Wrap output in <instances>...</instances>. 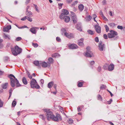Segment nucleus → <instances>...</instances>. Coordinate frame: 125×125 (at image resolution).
Wrapping results in <instances>:
<instances>
[{
    "label": "nucleus",
    "instance_id": "nucleus-1",
    "mask_svg": "<svg viewBox=\"0 0 125 125\" xmlns=\"http://www.w3.org/2000/svg\"><path fill=\"white\" fill-rule=\"evenodd\" d=\"M8 77L10 79V84L12 87H14L15 85L17 87L21 86V85L19 83L18 81L13 75L10 74L8 76Z\"/></svg>",
    "mask_w": 125,
    "mask_h": 125
},
{
    "label": "nucleus",
    "instance_id": "nucleus-2",
    "mask_svg": "<svg viewBox=\"0 0 125 125\" xmlns=\"http://www.w3.org/2000/svg\"><path fill=\"white\" fill-rule=\"evenodd\" d=\"M11 50L14 56H17L21 53L22 51V49L17 46L11 48Z\"/></svg>",
    "mask_w": 125,
    "mask_h": 125
},
{
    "label": "nucleus",
    "instance_id": "nucleus-3",
    "mask_svg": "<svg viewBox=\"0 0 125 125\" xmlns=\"http://www.w3.org/2000/svg\"><path fill=\"white\" fill-rule=\"evenodd\" d=\"M30 85L31 88H35L38 89L40 88L39 85L37 84L36 80L33 78L32 79L31 81Z\"/></svg>",
    "mask_w": 125,
    "mask_h": 125
},
{
    "label": "nucleus",
    "instance_id": "nucleus-4",
    "mask_svg": "<svg viewBox=\"0 0 125 125\" xmlns=\"http://www.w3.org/2000/svg\"><path fill=\"white\" fill-rule=\"evenodd\" d=\"M87 51L85 54V56L86 57L91 58L92 57L94 56V55L92 52L90 50V47H87L86 48Z\"/></svg>",
    "mask_w": 125,
    "mask_h": 125
},
{
    "label": "nucleus",
    "instance_id": "nucleus-5",
    "mask_svg": "<svg viewBox=\"0 0 125 125\" xmlns=\"http://www.w3.org/2000/svg\"><path fill=\"white\" fill-rule=\"evenodd\" d=\"M110 32V33H108L107 35L108 37L109 38H114L118 34L117 32L111 30Z\"/></svg>",
    "mask_w": 125,
    "mask_h": 125
},
{
    "label": "nucleus",
    "instance_id": "nucleus-6",
    "mask_svg": "<svg viewBox=\"0 0 125 125\" xmlns=\"http://www.w3.org/2000/svg\"><path fill=\"white\" fill-rule=\"evenodd\" d=\"M52 117V119L53 120L58 122L59 121L62 120V119L60 115L58 114H56V116L54 115H53V116Z\"/></svg>",
    "mask_w": 125,
    "mask_h": 125
},
{
    "label": "nucleus",
    "instance_id": "nucleus-7",
    "mask_svg": "<svg viewBox=\"0 0 125 125\" xmlns=\"http://www.w3.org/2000/svg\"><path fill=\"white\" fill-rule=\"evenodd\" d=\"M72 14V19L73 21V22L74 23H76L77 22V18L76 16L75 13L73 12H71Z\"/></svg>",
    "mask_w": 125,
    "mask_h": 125
},
{
    "label": "nucleus",
    "instance_id": "nucleus-8",
    "mask_svg": "<svg viewBox=\"0 0 125 125\" xmlns=\"http://www.w3.org/2000/svg\"><path fill=\"white\" fill-rule=\"evenodd\" d=\"M53 115L52 113V112L49 111L47 112V115H46L47 117V119L48 120H50V118L52 119Z\"/></svg>",
    "mask_w": 125,
    "mask_h": 125
},
{
    "label": "nucleus",
    "instance_id": "nucleus-9",
    "mask_svg": "<svg viewBox=\"0 0 125 125\" xmlns=\"http://www.w3.org/2000/svg\"><path fill=\"white\" fill-rule=\"evenodd\" d=\"M99 49L100 51H103L104 48H105V45L103 44L102 42H100L98 45Z\"/></svg>",
    "mask_w": 125,
    "mask_h": 125
},
{
    "label": "nucleus",
    "instance_id": "nucleus-10",
    "mask_svg": "<svg viewBox=\"0 0 125 125\" xmlns=\"http://www.w3.org/2000/svg\"><path fill=\"white\" fill-rule=\"evenodd\" d=\"M95 28L96 31L98 33H101V29L100 27L98 25H95Z\"/></svg>",
    "mask_w": 125,
    "mask_h": 125
},
{
    "label": "nucleus",
    "instance_id": "nucleus-11",
    "mask_svg": "<svg viewBox=\"0 0 125 125\" xmlns=\"http://www.w3.org/2000/svg\"><path fill=\"white\" fill-rule=\"evenodd\" d=\"M38 28L35 27H33L31 28L30 29V31L32 33L34 34H36V29H38Z\"/></svg>",
    "mask_w": 125,
    "mask_h": 125
},
{
    "label": "nucleus",
    "instance_id": "nucleus-12",
    "mask_svg": "<svg viewBox=\"0 0 125 125\" xmlns=\"http://www.w3.org/2000/svg\"><path fill=\"white\" fill-rule=\"evenodd\" d=\"M41 64L42 66L43 67L46 68L48 66L49 67L50 66V63H48L45 62H42Z\"/></svg>",
    "mask_w": 125,
    "mask_h": 125
},
{
    "label": "nucleus",
    "instance_id": "nucleus-13",
    "mask_svg": "<svg viewBox=\"0 0 125 125\" xmlns=\"http://www.w3.org/2000/svg\"><path fill=\"white\" fill-rule=\"evenodd\" d=\"M68 46L70 48L72 49H75L77 48L78 46L76 44H72L71 45H69Z\"/></svg>",
    "mask_w": 125,
    "mask_h": 125
},
{
    "label": "nucleus",
    "instance_id": "nucleus-14",
    "mask_svg": "<svg viewBox=\"0 0 125 125\" xmlns=\"http://www.w3.org/2000/svg\"><path fill=\"white\" fill-rule=\"evenodd\" d=\"M114 65L113 64H111L108 67V70L109 71H112L114 69Z\"/></svg>",
    "mask_w": 125,
    "mask_h": 125
},
{
    "label": "nucleus",
    "instance_id": "nucleus-15",
    "mask_svg": "<svg viewBox=\"0 0 125 125\" xmlns=\"http://www.w3.org/2000/svg\"><path fill=\"white\" fill-rule=\"evenodd\" d=\"M64 19L65 22H68L70 20V18L68 16H65Z\"/></svg>",
    "mask_w": 125,
    "mask_h": 125
},
{
    "label": "nucleus",
    "instance_id": "nucleus-16",
    "mask_svg": "<svg viewBox=\"0 0 125 125\" xmlns=\"http://www.w3.org/2000/svg\"><path fill=\"white\" fill-rule=\"evenodd\" d=\"M22 81L23 83L25 85H26L27 84L28 82L26 79L25 77H23L22 79Z\"/></svg>",
    "mask_w": 125,
    "mask_h": 125
},
{
    "label": "nucleus",
    "instance_id": "nucleus-17",
    "mask_svg": "<svg viewBox=\"0 0 125 125\" xmlns=\"http://www.w3.org/2000/svg\"><path fill=\"white\" fill-rule=\"evenodd\" d=\"M54 84V82L51 81L49 82L48 84V88H50L52 87Z\"/></svg>",
    "mask_w": 125,
    "mask_h": 125
},
{
    "label": "nucleus",
    "instance_id": "nucleus-18",
    "mask_svg": "<svg viewBox=\"0 0 125 125\" xmlns=\"http://www.w3.org/2000/svg\"><path fill=\"white\" fill-rule=\"evenodd\" d=\"M75 27L78 30L80 31H82V28L80 25L77 24L76 25Z\"/></svg>",
    "mask_w": 125,
    "mask_h": 125
},
{
    "label": "nucleus",
    "instance_id": "nucleus-19",
    "mask_svg": "<svg viewBox=\"0 0 125 125\" xmlns=\"http://www.w3.org/2000/svg\"><path fill=\"white\" fill-rule=\"evenodd\" d=\"M84 7L83 5L82 4H80L78 6L79 10L81 11H82L83 10Z\"/></svg>",
    "mask_w": 125,
    "mask_h": 125
},
{
    "label": "nucleus",
    "instance_id": "nucleus-20",
    "mask_svg": "<svg viewBox=\"0 0 125 125\" xmlns=\"http://www.w3.org/2000/svg\"><path fill=\"white\" fill-rule=\"evenodd\" d=\"M48 63H50L51 65V64H52L53 63V60L52 59L51 57H50L48 58Z\"/></svg>",
    "mask_w": 125,
    "mask_h": 125
},
{
    "label": "nucleus",
    "instance_id": "nucleus-21",
    "mask_svg": "<svg viewBox=\"0 0 125 125\" xmlns=\"http://www.w3.org/2000/svg\"><path fill=\"white\" fill-rule=\"evenodd\" d=\"M26 14L28 16L31 17L32 15V13L31 11L26 10Z\"/></svg>",
    "mask_w": 125,
    "mask_h": 125
},
{
    "label": "nucleus",
    "instance_id": "nucleus-22",
    "mask_svg": "<svg viewBox=\"0 0 125 125\" xmlns=\"http://www.w3.org/2000/svg\"><path fill=\"white\" fill-rule=\"evenodd\" d=\"M62 12L63 14L65 15H67L69 14V12L68 11L65 9H63L62 11Z\"/></svg>",
    "mask_w": 125,
    "mask_h": 125
},
{
    "label": "nucleus",
    "instance_id": "nucleus-23",
    "mask_svg": "<svg viewBox=\"0 0 125 125\" xmlns=\"http://www.w3.org/2000/svg\"><path fill=\"white\" fill-rule=\"evenodd\" d=\"M8 85V83H5L2 84V87L3 89H5L7 88Z\"/></svg>",
    "mask_w": 125,
    "mask_h": 125
},
{
    "label": "nucleus",
    "instance_id": "nucleus-24",
    "mask_svg": "<svg viewBox=\"0 0 125 125\" xmlns=\"http://www.w3.org/2000/svg\"><path fill=\"white\" fill-rule=\"evenodd\" d=\"M87 32L88 33L91 35H93L94 33V32L90 30H89L87 31Z\"/></svg>",
    "mask_w": 125,
    "mask_h": 125
},
{
    "label": "nucleus",
    "instance_id": "nucleus-25",
    "mask_svg": "<svg viewBox=\"0 0 125 125\" xmlns=\"http://www.w3.org/2000/svg\"><path fill=\"white\" fill-rule=\"evenodd\" d=\"M61 31L62 32V35H63V34L64 35L65 34V33L67 32L66 30V29L64 28H63L62 29H61Z\"/></svg>",
    "mask_w": 125,
    "mask_h": 125
},
{
    "label": "nucleus",
    "instance_id": "nucleus-26",
    "mask_svg": "<svg viewBox=\"0 0 125 125\" xmlns=\"http://www.w3.org/2000/svg\"><path fill=\"white\" fill-rule=\"evenodd\" d=\"M33 63L35 64L36 66H39V64H40L41 63H39L38 61H34Z\"/></svg>",
    "mask_w": 125,
    "mask_h": 125
},
{
    "label": "nucleus",
    "instance_id": "nucleus-27",
    "mask_svg": "<svg viewBox=\"0 0 125 125\" xmlns=\"http://www.w3.org/2000/svg\"><path fill=\"white\" fill-rule=\"evenodd\" d=\"M67 38L69 39H72L74 38L73 35L72 33H70L69 34Z\"/></svg>",
    "mask_w": 125,
    "mask_h": 125
},
{
    "label": "nucleus",
    "instance_id": "nucleus-28",
    "mask_svg": "<svg viewBox=\"0 0 125 125\" xmlns=\"http://www.w3.org/2000/svg\"><path fill=\"white\" fill-rule=\"evenodd\" d=\"M65 15L63 14L62 13L60 16V19H64V17H65Z\"/></svg>",
    "mask_w": 125,
    "mask_h": 125
},
{
    "label": "nucleus",
    "instance_id": "nucleus-29",
    "mask_svg": "<svg viewBox=\"0 0 125 125\" xmlns=\"http://www.w3.org/2000/svg\"><path fill=\"white\" fill-rule=\"evenodd\" d=\"M83 82H78V86L79 87H81L83 85Z\"/></svg>",
    "mask_w": 125,
    "mask_h": 125
},
{
    "label": "nucleus",
    "instance_id": "nucleus-30",
    "mask_svg": "<svg viewBox=\"0 0 125 125\" xmlns=\"http://www.w3.org/2000/svg\"><path fill=\"white\" fill-rule=\"evenodd\" d=\"M3 37H4L6 39L7 38H8L9 40H10V36L9 35H6L5 34H4V35H3Z\"/></svg>",
    "mask_w": 125,
    "mask_h": 125
},
{
    "label": "nucleus",
    "instance_id": "nucleus-31",
    "mask_svg": "<svg viewBox=\"0 0 125 125\" xmlns=\"http://www.w3.org/2000/svg\"><path fill=\"white\" fill-rule=\"evenodd\" d=\"M68 123L69 124H72L73 122V120L71 119L70 118L68 121Z\"/></svg>",
    "mask_w": 125,
    "mask_h": 125
},
{
    "label": "nucleus",
    "instance_id": "nucleus-32",
    "mask_svg": "<svg viewBox=\"0 0 125 125\" xmlns=\"http://www.w3.org/2000/svg\"><path fill=\"white\" fill-rule=\"evenodd\" d=\"M78 44L79 45L82 46H83L84 44L83 42H78Z\"/></svg>",
    "mask_w": 125,
    "mask_h": 125
},
{
    "label": "nucleus",
    "instance_id": "nucleus-33",
    "mask_svg": "<svg viewBox=\"0 0 125 125\" xmlns=\"http://www.w3.org/2000/svg\"><path fill=\"white\" fill-rule=\"evenodd\" d=\"M108 25L112 27H113L115 25V24L114 23H110L108 24Z\"/></svg>",
    "mask_w": 125,
    "mask_h": 125
},
{
    "label": "nucleus",
    "instance_id": "nucleus-34",
    "mask_svg": "<svg viewBox=\"0 0 125 125\" xmlns=\"http://www.w3.org/2000/svg\"><path fill=\"white\" fill-rule=\"evenodd\" d=\"M108 64H105L103 66V68H104L105 70V69H107L108 67Z\"/></svg>",
    "mask_w": 125,
    "mask_h": 125
},
{
    "label": "nucleus",
    "instance_id": "nucleus-35",
    "mask_svg": "<svg viewBox=\"0 0 125 125\" xmlns=\"http://www.w3.org/2000/svg\"><path fill=\"white\" fill-rule=\"evenodd\" d=\"M26 19H27L30 22H31L32 21V18L30 17H29V16H27Z\"/></svg>",
    "mask_w": 125,
    "mask_h": 125
},
{
    "label": "nucleus",
    "instance_id": "nucleus-36",
    "mask_svg": "<svg viewBox=\"0 0 125 125\" xmlns=\"http://www.w3.org/2000/svg\"><path fill=\"white\" fill-rule=\"evenodd\" d=\"M16 104V101L15 100H13L12 103V105L13 106H15Z\"/></svg>",
    "mask_w": 125,
    "mask_h": 125
},
{
    "label": "nucleus",
    "instance_id": "nucleus-37",
    "mask_svg": "<svg viewBox=\"0 0 125 125\" xmlns=\"http://www.w3.org/2000/svg\"><path fill=\"white\" fill-rule=\"evenodd\" d=\"M34 5L35 7V9L38 12H39V10H38V7L37 5H36L35 4H33Z\"/></svg>",
    "mask_w": 125,
    "mask_h": 125
},
{
    "label": "nucleus",
    "instance_id": "nucleus-38",
    "mask_svg": "<svg viewBox=\"0 0 125 125\" xmlns=\"http://www.w3.org/2000/svg\"><path fill=\"white\" fill-rule=\"evenodd\" d=\"M102 17L103 18V19L106 21H107L108 20L104 16V15L103 14L102 12Z\"/></svg>",
    "mask_w": 125,
    "mask_h": 125
},
{
    "label": "nucleus",
    "instance_id": "nucleus-39",
    "mask_svg": "<svg viewBox=\"0 0 125 125\" xmlns=\"http://www.w3.org/2000/svg\"><path fill=\"white\" fill-rule=\"evenodd\" d=\"M104 27L105 28L106 31L107 32L109 30V27L106 25L104 26Z\"/></svg>",
    "mask_w": 125,
    "mask_h": 125
},
{
    "label": "nucleus",
    "instance_id": "nucleus-40",
    "mask_svg": "<svg viewBox=\"0 0 125 125\" xmlns=\"http://www.w3.org/2000/svg\"><path fill=\"white\" fill-rule=\"evenodd\" d=\"M106 86L105 85L103 84H102L101 86H100V88L101 89H105V88Z\"/></svg>",
    "mask_w": 125,
    "mask_h": 125
},
{
    "label": "nucleus",
    "instance_id": "nucleus-41",
    "mask_svg": "<svg viewBox=\"0 0 125 125\" xmlns=\"http://www.w3.org/2000/svg\"><path fill=\"white\" fill-rule=\"evenodd\" d=\"M107 1L106 0H104L102 2L103 5H105L106 4Z\"/></svg>",
    "mask_w": 125,
    "mask_h": 125
},
{
    "label": "nucleus",
    "instance_id": "nucleus-42",
    "mask_svg": "<svg viewBox=\"0 0 125 125\" xmlns=\"http://www.w3.org/2000/svg\"><path fill=\"white\" fill-rule=\"evenodd\" d=\"M78 3V1H75L72 4V7H73L76 4Z\"/></svg>",
    "mask_w": 125,
    "mask_h": 125
},
{
    "label": "nucleus",
    "instance_id": "nucleus-43",
    "mask_svg": "<svg viewBox=\"0 0 125 125\" xmlns=\"http://www.w3.org/2000/svg\"><path fill=\"white\" fill-rule=\"evenodd\" d=\"M56 40L58 42H60L61 41V40L60 38L58 37H56Z\"/></svg>",
    "mask_w": 125,
    "mask_h": 125
},
{
    "label": "nucleus",
    "instance_id": "nucleus-44",
    "mask_svg": "<svg viewBox=\"0 0 125 125\" xmlns=\"http://www.w3.org/2000/svg\"><path fill=\"white\" fill-rule=\"evenodd\" d=\"M92 18V17L90 15H89L87 17V20L88 21H90Z\"/></svg>",
    "mask_w": 125,
    "mask_h": 125
},
{
    "label": "nucleus",
    "instance_id": "nucleus-45",
    "mask_svg": "<svg viewBox=\"0 0 125 125\" xmlns=\"http://www.w3.org/2000/svg\"><path fill=\"white\" fill-rule=\"evenodd\" d=\"M32 45L35 47H37L38 46V45L37 43H32Z\"/></svg>",
    "mask_w": 125,
    "mask_h": 125
},
{
    "label": "nucleus",
    "instance_id": "nucleus-46",
    "mask_svg": "<svg viewBox=\"0 0 125 125\" xmlns=\"http://www.w3.org/2000/svg\"><path fill=\"white\" fill-rule=\"evenodd\" d=\"M9 31V30L6 27L4 28L3 29V31L4 32H8Z\"/></svg>",
    "mask_w": 125,
    "mask_h": 125
},
{
    "label": "nucleus",
    "instance_id": "nucleus-47",
    "mask_svg": "<svg viewBox=\"0 0 125 125\" xmlns=\"http://www.w3.org/2000/svg\"><path fill=\"white\" fill-rule=\"evenodd\" d=\"M28 77L30 79H32V76L31 75L29 72L27 73Z\"/></svg>",
    "mask_w": 125,
    "mask_h": 125
},
{
    "label": "nucleus",
    "instance_id": "nucleus-48",
    "mask_svg": "<svg viewBox=\"0 0 125 125\" xmlns=\"http://www.w3.org/2000/svg\"><path fill=\"white\" fill-rule=\"evenodd\" d=\"M98 99L102 101V98L101 96L100 95H98Z\"/></svg>",
    "mask_w": 125,
    "mask_h": 125
},
{
    "label": "nucleus",
    "instance_id": "nucleus-49",
    "mask_svg": "<svg viewBox=\"0 0 125 125\" xmlns=\"http://www.w3.org/2000/svg\"><path fill=\"white\" fill-rule=\"evenodd\" d=\"M117 28L119 29L122 30L123 29V27L121 26L118 25L117 26Z\"/></svg>",
    "mask_w": 125,
    "mask_h": 125
},
{
    "label": "nucleus",
    "instance_id": "nucleus-50",
    "mask_svg": "<svg viewBox=\"0 0 125 125\" xmlns=\"http://www.w3.org/2000/svg\"><path fill=\"white\" fill-rule=\"evenodd\" d=\"M21 38L20 37H17L16 39V40L17 41H19L21 40Z\"/></svg>",
    "mask_w": 125,
    "mask_h": 125
},
{
    "label": "nucleus",
    "instance_id": "nucleus-51",
    "mask_svg": "<svg viewBox=\"0 0 125 125\" xmlns=\"http://www.w3.org/2000/svg\"><path fill=\"white\" fill-rule=\"evenodd\" d=\"M3 103L2 102L1 100L0 99V107H2L3 106Z\"/></svg>",
    "mask_w": 125,
    "mask_h": 125
},
{
    "label": "nucleus",
    "instance_id": "nucleus-52",
    "mask_svg": "<svg viewBox=\"0 0 125 125\" xmlns=\"http://www.w3.org/2000/svg\"><path fill=\"white\" fill-rule=\"evenodd\" d=\"M27 16H26L23 17L21 19V20L22 21L25 20L26 19H27Z\"/></svg>",
    "mask_w": 125,
    "mask_h": 125
},
{
    "label": "nucleus",
    "instance_id": "nucleus-53",
    "mask_svg": "<svg viewBox=\"0 0 125 125\" xmlns=\"http://www.w3.org/2000/svg\"><path fill=\"white\" fill-rule=\"evenodd\" d=\"M104 38L105 39H107L108 38L107 35L106 34H104L103 35Z\"/></svg>",
    "mask_w": 125,
    "mask_h": 125
},
{
    "label": "nucleus",
    "instance_id": "nucleus-54",
    "mask_svg": "<svg viewBox=\"0 0 125 125\" xmlns=\"http://www.w3.org/2000/svg\"><path fill=\"white\" fill-rule=\"evenodd\" d=\"M40 117L41 118L42 120H44V119H45L44 117L43 116V115H40Z\"/></svg>",
    "mask_w": 125,
    "mask_h": 125
},
{
    "label": "nucleus",
    "instance_id": "nucleus-55",
    "mask_svg": "<svg viewBox=\"0 0 125 125\" xmlns=\"http://www.w3.org/2000/svg\"><path fill=\"white\" fill-rule=\"evenodd\" d=\"M95 41L97 42H99L98 38V37H96L95 38Z\"/></svg>",
    "mask_w": 125,
    "mask_h": 125
},
{
    "label": "nucleus",
    "instance_id": "nucleus-56",
    "mask_svg": "<svg viewBox=\"0 0 125 125\" xmlns=\"http://www.w3.org/2000/svg\"><path fill=\"white\" fill-rule=\"evenodd\" d=\"M58 55H59V54L58 53H55L54 54H53L52 55V57H56V56H57Z\"/></svg>",
    "mask_w": 125,
    "mask_h": 125
},
{
    "label": "nucleus",
    "instance_id": "nucleus-57",
    "mask_svg": "<svg viewBox=\"0 0 125 125\" xmlns=\"http://www.w3.org/2000/svg\"><path fill=\"white\" fill-rule=\"evenodd\" d=\"M81 108L80 106H78V108H77V111L78 112H79L81 111Z\"/></svg>",
    "mask_w": 125,
    "mask_h": 125
},
{
    "label": "nucleus",
    "instance_id": "nucleus-58",
    "mask_svg": "<svg viewBox=\"0 0 125 125\" xmlns=\"http://www.w3.org/2000/svg\"><path fill=\"white\" fill-rule=\"evenodd\" d=\"M6 27L9 30L11 28V26L10 25L7 26V27Z\"/></svg>",
    "mask_w": 125,
    "mask_h": 125
},
{
    "label": "nucleus",
    "instance_id": "nucleus-59",
    "mask_svg": "<svg viewBox=\"0 0 125 125\" xmlns=\"http://www.w3.org/2000/svg\"><path fill=\"white\" fill-rule=\"evenodd\" d=\"M2 42H0V48H2L3 46V44L2 43Z\"/></svg>",
    "mask_w": 125,
    "mask_h": 125
},
{
    "label": "nucleus",
    "instance_id": "nucleus-60",
    "mask_svg": "<svg viewBox=\"0 0 125 125\" xmlns=\"http://www.w3.org/2000/svg\"><path fill=\"white\" fill-rule=\"evenodd\" d=\"M12 88H11L10 90H9V93L10 94V95L9 96V97H10L11 96V92L12 91Z\"/></svg>",
    "mask_w": 125,
    "mask_h": 125
},
{
    "label": "nucleus",
    "instance_id": "nucleus-61",
    "mask_svg": "<svg viewBox=\"0 0 125 125\" xmlns=\"http://www.w3.org/2000/svg\"><path fill=\"white\" fill-rule=\"evenodd\" d=\"M53 87L55 89V90H56L57 85L56 84H53Z\"/></svg>",
    "mask_w": 125,
    "mask_h": 125
},
{
    "label": "nucleus",
    "instance_id": "nucleus-62",
    "mask_svg": "<svg viewBox=\"0 0 125 125\" xmlns=\"http://www.w3.org/2000/svg\"><path fill=\"white\" fill-rule=\"evenodd\" d=\"M97 70L99 72H100L101 70V68L100 66H99L98 67Z\"/></svg>",
    "mask_w": 125,
    "mask_h": 125
},
{
    "label": "nucleus",
    "instance_id": "nucleus-63",
    "mask_svg": "<svg viewBox=\"0 0 125 125\" xmlns=\"http://www.w3.org/2000/svg\"><path fill=\"white\" fill-rule=\"evenodd\" d=\"M83 40H84V39L83 38H81L79 40H78V42H83Z\"/></svg>",
    "mask_w": 125,
    "mask_h": 125
},
{
    "label": "nucleus",
    "instance_id": "nucleus-64",
    "mask_svg": "<svg viewBox=\"0 0 125 125\" xmlns=\"http://www.w3.org/2000/svg\"><path fill=\"white\" fill-rule=\"evenodd\" d=\"M90 64L93 65L94 63V61H92L90 62Z\"/></svg>",
    "mask_w": 125,
    "mask_h": 125
}]
</instances>
